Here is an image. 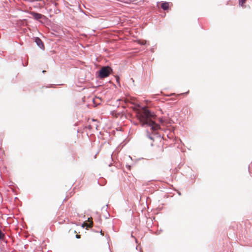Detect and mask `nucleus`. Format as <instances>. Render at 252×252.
I'll use <instances>...</instances> for the list:
<instances>
[{"label":"nucleus","instance_id":"8","mask_svg":"<svg viewBox=\"0 0 252 252\" xmlns=\"http://www.w3.org/2000/svg\"><path fill=\"white\" fill-rule=\"evenodd\" d=\"M88 221L89 222V224H87V223H84V224H83V227H84L85 225H87V227H92V226H93V222L92 220H90V219H88Z\"/></svg>","mask_w":252,"mask_h":252},{"label":"nucleus","instance_id":"4","mask_svg":"<svg viewBox=\"0 0 252 252\" xmlns=\"http://www.w3.org/2000/svg\"><path fill=\"white\" fill-rule=\"evenodd\" d=\"M33 17L36 20H39L40 19H41L42 18L44 17V16L40 14V13H36L35 12H33V11H32V12H30V13Z\"/></svg>","mask_w":252,"mask_h":252},{"label":"nucleus","instance_id":"3","mask_svg":"<svg viewBox=\"0 0 252 252\" xmlns=\"http://www.w3.org/2000/svg\"><path fill=\"white\" fill-rule=\"evenodd\" d=\"M98 126V122L97 120L92 119L90 122L89 125L87 126L89 129H97Z\"/></svg>","mask_w":252,"mask_h":252},{"label":"nucleus","instance_id":"1","mask_svg":"<svg viewBox=\"0 0 252 252\" xmlns=\"http://www.w3.org/2000/svg\"><path fill=\"white\" fill-rule=\"evenodd\" d=\"M155 115L152 114L146 107L142 108L137 111L136 117L139 120L142 126H147L151 127V129L155 131L159 128V126L154 121Z\"/></svg>","mask_w":252,"mask_h":252},{"label":"nucleus","instance_id":"2","mask_svg":"<svg viewBox=\"0 0 252 252\" xmlns=\"http://www.w3.org/2000/svg\"><path fill=\"white\" fill-rule=\"evenodd\" d=\"M112 71V69L109 66H104L100 70L99 72V77L100 78L107 77L109 75Z\"/></svg>","mask_w":252,"mask_h":252},{"label":"nucleus","instance_id":"15","mask_svg":"<svg viewBox=\"0 0 252 252\" xmlns=\"http://www.w3.org/2000/svg\"><path fill=\"white\" fill-rule=\"evenodd\" d=\"M42 72H43V73H44V72H46V71H45V70H43Z\"/></svg>","mask_w":252,"mask_h":252},{"label":"nucleus","instance_id":"7","mask_svg":"<svg viewBox=\"0 0 252 252\" xmlns=\"http://www.w3.org/2000/svg\"><path fill=\"white\" fill-rule=\"evenodd\" d=\"M164 149L163 146H158V149L156 150L155 152L158 156H160L163 152Z\"/></svg>","mask_w":252,"mask_h":252},{"label":"nucleus","instance_id":"14","mask_svg":"<svg viewBox=\"0 0 252 252\" xmlns=\"http://www.w3.org/2000/svg\"><path fill=\"white\" fill-rule=\"evenodd\" d=\"M74 233H77V232L75 230H74Z\"/></svg>","mask_w":252,"mask_h":252},{"label":"nucleus","instance_id":"10","mask_svg":"<svg viewBox=\"0 0 252 252\" xmlns=\"http://www.w3.org/2000/svg\"><path fill=\"white\" fill-rule=\"evenodd\" d=\"M4 237V234L3 233L1 230H0V240H2Z\"/></svg>","mask_w":252,"mask_h":252},{"label":"nucleus","instance_id":"11","mask_svg":"<svg viewBox=\"0 0 252 252\" xmlns=\"http://www.w3.org/2000/svg\"><path fill=\"white\" fill-rule=\"evenodd\" d=\"M76 238H77V239H79V238H81V235H79V234H76Z\"/></svg>","mask_w":252,"mask_h":252},{"label":"nucleus","instance_id":"12","mask_svg":"<svg viewBox=\"0 0 252 252\" xmlns=\"http://www.w3.org/2000/svg\"><path fill=\"white\" fill-rule=\"evenodd\" d=\"M124 101L126 103H127L128 102H129V100L127 99H124Z\"/></svg>","mask_w":252,"mask_h":252},{"label":"nucleus","instance_id":"13","mask_svg":"<svg viewBox=\"0 0 252 252\" xmlns=\"http://www.w3.org/2000/svg\"><path fill=\"white\" fill-rule=\"evenodd\" d=\"M146 41H142V42L141 43V44L144 45V44H146Z\"/></svg>","mask_w":252,"mask_h":252},{"label":"nucleus","instance_id":"9","mask_svg":"<svg viewBox=\"0 0 252 252\" xmlns=\"http://www.w3.org/2000/svg\"><path fill=\"white\" fill-rule=\"evenodd\" d=\"M246 0H239V5L241 6H244V4L246 2Z\"/></svg>","mask_w":252,"mask_h":252},{"label":"nucleus","instance_id":"5","mask_svg":"<svg viewBox=\"0 0 252 252\" xmlns=\"http://www.w3.org/2000/svg\"><path fill=\"white\" fill-rule=\"evenodd\" d=\"M35 42L37 44V45L40 48H44V44L41 41V40L39 37H36L35 39Z\"/></svg>","mask_w":252,"mask_h":252},{"label":"nucleus","instance_id":"6","mask_svg":"<svg viewBox=\"0 0 252 252\" xmlns=\"http://www.w3.org/2000/svg\"><path fill=\"white\" fill-rule=\"evenodd\" d=\"M169 2H162L161 4V7L164 10H167L169 9Z\"/></svg>","mask_w":252,"mask_h":252}]
</instances>
